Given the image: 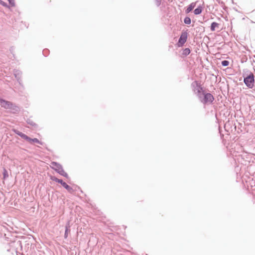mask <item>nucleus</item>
<instances>
[{"mask_svg": "<svg viewBox=\"0 0 255 255\" xmlns=\"http://www.w3.org/2000/svg\"><path fill=\"white\" fill-rule=\"evenodd\" d=\"M191 52L190 49L189 48H186L183 49L182 52V55L184 56H186L188 55Z\"/></svg>", "mask_w": 255, "mask_h": 255, "instance_id": "12", "label": "nucleus"}, {"mask_svg": "<svg viewBox=\"0 0 255 255\" xmlns=\"http://www.w3.org/2000/svg\"><path fill=\"white\" fill-rule=\"evenodd\" d=\"M254 75L253 73H251L249 75L244 78V83L249 88H252L254 86Z\"/></svg>", "mask_w": 255, "mask_h": 255, "instance_id": "6", "label": "nucleus"}, {"mask_svg": "<svg viewBox=\"0 0 255 255\" xmlns=\"http://www.w3.org/2000/svg\"><path fill=\"white\" fill-rule=\"evenodd\" d=\"M155 0L156 5L157 6H159L161 4V0Z\"/></svg>", "mask_w": 255, "mask_h": 255, "instance_id": "22", "label": "nucleus"}, {"mask_svg": "<svg viewBox=\"0 0 255 255\" xmlns=\"http://www.w3.org/2000/svg\"><path fill=\"white\" fill-rule=\"evenodd\" d=\"M184 22L186 24H190L191 22V18L188 16L185 17L184 19Z\"/></svg>", "mask_w": 255, "mask_h": 255, "instance_id": "16", "label": "nucleus"}, {"mask_svg": "<svg viewBox=\"0 0 255 255\" xmlns=\"http://www.w3.org/2000/svg\"><path fill=\"white\" fill-rule=\"evenodd\" d=\"M21 75V72L20 71H19L18 70H14V75L19 84H21V80L20 79Z\"/></svg>", "mask_w": 255, "mask_h": 255, "instance_id": "8", "label": "nucleus"}, {"mask_svg": "<svg viewBox=\"0 0 255 255\" xmlns=\"http://www.w3.org/2000/svg\"><path fill=\"white\" fill-rule=\"evenodd\" d=\"M69 228H70L69 223L66 225V229L64 234V238L66 239L68 237Z\"/></svg>", "mask_w": 255, "mask_h": 255, "instance_id": "15", "label": "nucleus"}, {"mask_svg": "<svg viewBox=\"0 0 255 255\" xmlns=\"http://www.w3.org/2000/svg\"><path fill=\"white\" fill-rule=\"evenodd\" d=\"M203 9V8L201 5L198 6L194 10V13L195 15H198L201 13Z\"/></svg>", "mask_w": 255, "mask_h": 255, "instance_id": "10", "label": "nucleus"}, {"mask_svg": "<svg viewBox=\"0 0 255 255\" xmlns=\"http://www.w3.org/2000/svg\"><path fill=\"white\" fill-rule=\"evenodd\" d=\"M9 4L11 5V6H15V2L14 0H8Z\"/></svg>", "mask_w": 255, "mask_h": 255, "instance_id": "21", "label": "nucleus"}, {"mask_svg": "<svg viewBox=\"0 0 255 255\" xmlns=\"http://www.w3.org/2000/svg\"><path fill=\"white\" fill-rule=\"evenodd\" d=\"M0 4L1 5H2V6H3L9 7V6L7 5V4L6 2H5L3 1H2V0H0Z\"/></svg>", "mask_w": 255, "mask_h": 255, "instance_id": "20", "label": "nucleus"}, {"mask_svg": "<svg viewBox=\"0 0 255 255\" xmlns=\"http://www.w3.org/2000/svg\"><path fill=\"white\" fill-rule=\"evenodd\" d=\"M187 32H182V34H181L179 38V40H178V42L177 43V44H178V46L179 47H181V46H182L184 43L186 42L187 41Z\"/></svg>", "mask_w": 255, "mask_h": 255, "instance_id": "7", "label": "nucleus"}, {"mask_svg": "<svg viewBox=\"0 0 255 255\" xmlns=\"http://www.w3.org/2000/svg\"><path fill=\"white\" fill-rule=\"evenodd\" d=\"M14 132L17 134L18 135H20V133L21 132L17 130L14 129Z\"/></svg>", "mask_w": 255, "mask_h": 255, "instance_id": "24", "label": "nucleus"}, {"mask_svg": "<svg viewBox=\"0 0 255 255\" xmlns=\"http://www.w3.org/2000/svg\"><path fill=\"white\" fill-rule=\"evenodd\" d=\"M50 179L52 181L61 184V185L64 187L68 192H71L73 191L72 188L69 186L66 182H64L62 179H58L53 176H50Z\"/></svg>", "mask_w": 255, "mask_h": 255, "instance_id": "5", "label": "nucleus"}, {"mask_svg": "<svg viewBox=\"0 0 255 255\" xmlns=\"http://www.w3.org/2000/svg\"><path fill=\"white\" fill-rule=\"evenodd\" d=\"M196 2H191L185 10L186 13H188L190 12H191L193 9V8L196 6Z\"/></svg>", "mask_w": 255, "mask_h": 255, "instance_id": "9", "label": "nucleus"}, {"mask_svg": "<svg viewBox=\"0 0 255 255\" xmlns=\"http://www.w3.org/2000/svg\"><path fill=\"white\" fill-rule=\"evenodd\" d=\"M50 166L53 170H54L57 173H59L60 175L67 178H69L68 174L65 172L62 166L59 163H57L55 161H52L51 162Z\"/></svg>", "mask_w": 255, "mask_h": 255, "instance_id": "2", "label": "nucleus"}, {"mask_svg": "<svg viewBox=\"0 0 255 255\" xmlns=\"http://www.w3.org/2000/svg\"><path fill=\"white\" fill-rule=\"evenodd\" d=\"M219 25V24L216 22H213L210 26V29L212 31H214L215 30V28Z\"/></svg>", "mask_w": 255, "mask_h": 255, "instance_id": "14", "label": "nucleus"}, {"mask_svg": "<svg viewBox=\"0 0 255 255\" xmlns=\"http://www.w3.org/2000/svg\"><path fill=\"white\" fill-rule=\"evenodd\" d=\"M48 52V49H44L43 50V54L45 56H46V54H47Z\"/></svg>", "mask_w": 255, "mask_h": 255, "instance_id": "23", "label": "nucleus"}, {"mask_svg": "<svg viewBox=\"0 0 255 255\" xmlns=\"http://www.w3.org/2000/svg\"><path fill=\"white\" fill-rule=\"evenodd\" d=\"M191 87L198 98H200L204 92L200 84L198 81H195L191 84Z\"/></svg>", "mask_w": 255, "mask_h": 255, "instance_id": "4", "label": "nucleus"}, {"mask_svg": "<svg viewBox=\"0 0 255 255\" xmlns=\"http://www.w3.org/2000/svg\"><path fill=\"white\" fill-rule=\"evenodd\" d=\"M29 142L30 143H32V142H34V143H39L40 144H42L41 141H40L37 138H30Z\"/></svg>", "mask_w": 255, "mask_h": 255, "instance_id": "13", "label": "nucleus"}, {"mask_svg": "<svg viewBox=\"0 0 255 255\" xmlns=\"http://www.w3.org/2000/svg\"><path fill=\"white\" fill-rule=\"evenodd\" d=\"M221 63H222V65L223 66L226 67V66H228L229 65V62L228 60H225L222 61Z\"/></svg>", "mask_w": 255, "mask_h": 255, "instance_id": "17", "label": "nucleus"}, {"mask_svg": "<svg viewBox=\"0 0 255 255\" xmlns=\"http://www.w3.org/2000/svg\"><path fill=\"white\" fill-rule=\"evenodd\" d=\"M0 104L2 108L9 110L13 114L18 113L20 111L19 108L15 104L2 98H0Z\"/></svg>", "mask_w": 255, "mask_h": 255, "instance_id": "1", "label": "nucleus"}, {"mask_svg": "<svg viewBox=\"0 0 255 255\" xmlns=\"http://www.w3.org/2000/svg\"><path fill=\"white\" fill-rule=\"evenodd\" d=\"M3 176L4 179H5L8 177V172L5 168L3 169Z\"/></svg>", "mask_w": 255, "mask_h": 255, "instance_id": "18", "label": "nucleus"}, {"mask_svg": "<svg viewBox=\"0 0 255 255\" xmlns=\"http://www.w3.org/2000/svg\"><path fill=\"white\" fill-rule=\"evenodd\" d=\"M199 101L204 104L212 103L214 100L213 96L211 93H202L200 98H198Z\"/></svg>", "mask_w": 255, "mask_h": 255, "instance_id": "3", "label": "nucleus"}, {"mask_svg": "<svg viewBox=\"0 0 255 255\" xmlns=\"http://www.w3.org/2000/svg\"><path fill=\"white\" fill-rule=\"evenodd\" d=\"M21 138H22L23 139H24L25 140H26L29 142L30 137L24 133Z\"/></svg>", "mask_w": 255, "mask_h": 255, "instance_id": "19", "label": "nucleus"}, {"mask_svg": "<svg viewBox=\"0 0 255 255\" xmlns=\"http://www.w3.org/2000/svg\"><path fill=\"white\" fill-rule=\"evenodd\" d=\"M26 123L27 124L29 125L30 126L34 127V128H37L38 126L36 124H35L31 119H28L26 121Z\"/></svg>", "mask_w": 255, "mask_h": 255, "instance_id": "11", "label": "nucleus"}, {"mask_svg": "<svg viewBox=\"0 0 255 255\" xmlns=\"http://www.w3.org/2000/svg\"><path fill=\"white\" fill-rule=\"evenodd\" d=\"M23 133H22V132L20 133V135H19V136L21 137H22V135H23Z\"/></svg>", "mask_w": 255, "mask_h": 255, "instance_id": "25", "label": "nucleus"}]
</instances>
